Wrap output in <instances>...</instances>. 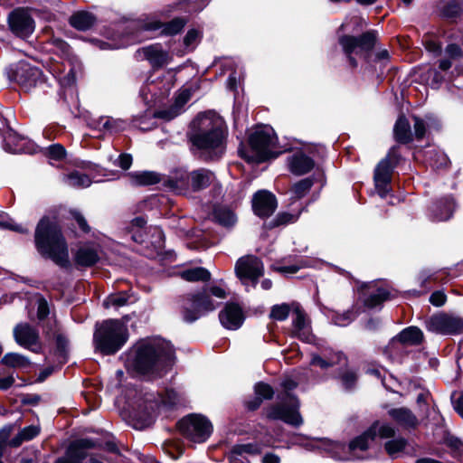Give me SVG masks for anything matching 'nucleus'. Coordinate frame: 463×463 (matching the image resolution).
I'll return each mask as SVG.
<instances>
[{
    "label": "nucleus",
    "instance_id": "1",
    "mask_svg": "<svg viewBox=\"0 0 463 463\" xmlns=\"http://www.w3.org/2000/svg\"><path fill=\"white\" fill-rule=\"evenodd\" d=\"M125 355V365L128 371L156 377L172 365L175 351L169 342L154 337L139 341Z\"/></svg>",
    "mask_w": 463,
    "mask_h": 463
},
{
    "label": "nucleus",
    "instance_id": "2",
    "mask_svg": "<svg viewBox=\"0 0 463 463\" xmlns=\"http://www.w3.org/2000/svg\"><path fill=\"white\" fill-rule=\"evenodd\" d=\"M196 129L190 135V141L205 160L219 158L224 151L222 123L217 118L199 115L194 121Z\"/></svg>",
    "mask_w": 463,
    "mask_h": 463
},
{
    "label": "nucleus",
    "instance_id": "3",
    "mask_svg": "<svg viewBox=\"0 0 463 463\" xmlns=\"http://www.w3.org/2000/svg\"><path fill=\"white\" fill-rule=\"evenodd\" d=\"M227 290L221 281L187 293L184 297L182 315L185 322L193 323L214 311L227 298Z\"/></svg>",
    "mask_w": 463,
    "mask_h": 463
},
{
    "label": "nucleus",
    "instance_id": "4",
    "mask_svg": "<svg viewBox=\"0 0 463 463\" xmlns=\"http://www.w3.org/2000/svg\"><path fill=\"white\" fill-rule=\"evenodd\" d=\"M35 246L40 254L56 264H69V252L60 227L54 221L43 217L39 222L34 235Z\"/></svg>",
    "mask_w": 463,
    "mask_h": 463
},
{
    "label": "nucleus",
    "instance_id": "5",
    "mask_svg": "<svg viewBox=\"0 0 463 463\" xmlns=\"http://www.w3.org/2000/svg\"><path fill=\"white\" fill-rule=\"evenodd\" d=\"M178 401V394L173 390L166 391L164 396L155 392H139L132 404L133 418L137 421L135 427L142 429L149 426L157 412L175 406Z\"/></svg>",
    "mask_w": 463,
    "mask_h": 463
},
{
    "label": "nucleus",
    "instance_id": "6",
    "mask_svg": "<svg viewBox=\"0 0 463 463\" xmlns=\"http://www.w3.org/2000/svg\"><path fill=\"white\" fill-rule=\"evenodd\" d=\"M277 136L271 127H258L249 137L250 149L240 147L239 154L249 163H262L282 153L277 149Z\"/></svg>",
    "mask_w": 463,
    "mask_h": 463
},
{
    "label": "nucleus",
    "instance_id": "7",
    "mask_svg": "<svg viewBox=\"0 0 463 463\" xmlns=\"http://www.w3.org/2000/svg\"><path fill=\"white\" fill-rule=\"evenodd\" d=\"M297 385L298 383L289 378L281 382V391L277 396L278 402L267 411L269 419L279 420L294 427L303 424V419L299 413V401L291 393Z\"/></svg>",
    "mask_w": 463,
    "mask_h": 463
},
{
    "label": "nucleus",
    "instance_id": "8",
    "mask_svg": "<svg viewBox=\"0 0 463 463\" xmlns=\"http://www.w3.org/2000/svg\"><path fill=\"white\" fill-rule=\"evenodd\" d=\"M128 338L127 326L118 319H108L97 324L93 335L95 349L103 355L116 354Z\"/></svg>",
    "mask_w": 463,
    "mask_h": 463
},
{
    "label": "nucleus",
    "instance_id": "9",
    "mask_svg": "<svg viewBox=\"0 0 463 463\" xmlns=\"http://www.w3.org/2000/svg\"><path fill=\"white\" fill-rule=\"evenodd\" d=\"M375 436L376 427L375 424H373L362 435L354 439L348 446L340 442L324 439L318 442L317 448L336 460L363 458L364 456L361 455L360 452L367 450L370 443L374 440Z\"/></svg>",
    "mask_w": 463,
    "mask_h": 463
},
{
    "label": "nucleus",
    "instance_id": "10",
    "mask_svg": "<svg viewBox=\"0 0 463 463\" xmlns=\"http://www.w3.org/2000/svg\"><path fill=\"white\" fill-rule=\"evenodd\" d=\"M375 43L376 38L373 32L364 33L360 37L344 35L339 38V44L353 67L357 66V61L353 57L354 54L364 59L366 62L370 61L374 55Z\"/></svg>",
    "mask_w": 463,
    "mask_h": 463
},
{
    "label": "nucleus",
    "instance_id": "11",
    "mask_svg": "<svg viewBox=\"0 0 463 463\" xmlns=\"http://www.w3.org/2000/svg\"><path fill=\"white\" fill-rule=\"evenodd\" d=\"M187 20L183 17H175L170 22L162 23L156 17H147L138 24L136 23L118 24H117L118 31L125 30H137V31H149L154 32L160 30V33L166 36H173L179 33L185 26Z\"/></svg>",
    "mask_w": 463,
    "mask_h": 463
},
{
    "label": "nucleus",
    "instance_id": "12",
    "mask_svg": "<svg viewBox=\"0 0 463 463\" xmlns=\"http://www.w3.org/2000/svg\"><path fill=\"white\" fill-rule=\"evenodd\" d=\"M180 432L189 440L202 443L208 439L212 431V423L203 416L191 414L178 422Z\"/></svg>",
    "mask_w": 463,
    "mask_h": 463
},
{
    "label": "nucleus",
    "instance_id": "13",
    "mask_svg": "<svg viewBox=\"0 0 463 463\" xmlns=\"http://www.w3.org/2000/svg\"><path fill=\"white\" fill-rule=\"evenodd\" d=\"M234 270L237 278L249 290L250 288L256 287L260 278L264 274V265L258 257L246 255L236 261Z\"/></svg>",
    "mask_w": 463,
    "mask_h": 463
},
{
    "label": "nucleus",
    "instance_id": "14",
    "mask_svg": "<svg viewBox=\"0 0 463 463\" xmlns=\"http://www.w3.org/2000/svg\"><path fill=\"white\" fill-rule=\"evenodd\" d=\"M402 157L397 146H392L387 156L378 164V195L387 197L391 192L389 184L392 180L394 168L400 163Z\"/></svg>",
    "mask_w": 463,
    "mask_h": 463
},
{
    "label": "nucleus",
    "instance_id": "15",
    "mask_svg": "<svg viewBox=\"0 0 463 463\" xmlns=\"http://www.w3.org/2000/svg\"><path fill=\"white\" fill-rule=\"evenodd\" d=\"M428 331L438 335H458L463 332V319L446 313L431 316L425 321Z\"/></svg>",
    "mask_w": 463,
    "mask_h": 463
},
{
    "label": "nucleus",
    "instance_id": "16",
    "mask_svg": "<svg viewBox=\"0 0 463 463\" xmlns=\"http://www.w3.org/2000/svg\"><path fill=\"white\" fill-rule=\"evenodd\" d=\"M14 80L26 91L42 84V71L26 62H20L14 72Z\"/></svg>",
    "mask_w": 463,
    "mask_h": 463
},
{
    "label": "nucleus",
    "instance_id": "17",
    "mask_svg": "<svg viewBox=\"0 0 463 463\" xmlns=\"http://www.w3.org/2000/svg\"><path fill=\"white\" fill-rule=\"evenodd\" d=\"M11 31L21 38L29 37L34 31L35 23L24 9L13 11L8 17Z\"/></svg>",
    "mask_w": 463,
    "mask_h": 463
},
{
    "label": "nucleus",
    "instance_id": "18",
    "mask_svg": "<svg viewBox=\"0 0 463 463\" xmlns=\"http://www.w3.org/2000/svg\"><path fill=\"white\" fill-rule=\"evenodd\" d=\"M14 338L22 347L34 353L41 351L38 331L28 324H19L14 328Z\"/></svg>",
    "mask_w": 463,
    "mask_h": 463
},
{
    "label": "nucleus",
    "instance_id": "19",
    "mask_svg": "<svg viewBox=\"0 0 463 463\" xmlns=\"http://www.w3.org/2000/svg\"><path fill=\"white\" fill-rule=\"evenodd\" d=\"M137 60H146L154 69H158L169 63L171 57L158 44H152L139 48L136 52Z\"/></svg>",
    "mask_w": 463,
    "mask_h": 463
},
{
    "label": "nucleus",
    "instance_id": "20",
    "mask_svg": "<svg viewBox=\"0 0 463 463\" xmlns=\"http://www.w3.org/2000/svg\"><path fill=\"white\" fill-rule=\"evenodd\" d=\"M241 307L235 303H228L219 313V320L223 327L229 330H237L244 321Z\"/></svg>",
    "mask_w": 463,
    "mask_h": 463
},
{
    "label": "nucleus",
    "instance_id": "21",
    "mask_svg": "<svg viewBox=\"0 0 463 463\" xmlns=\"http://www.w3.org/2000/svg\"><path fill=\"white\" fill-rule=\"evenodd\" d=\"M277 208L274 194L267 191H259L252 199V209L256 215L261 218L270 216Z\"/></svg>",
    "mask_w": 463,
    "mask_h": 463
},
{
    "label": "nucleus",
    "instance_id": "22",
    "mask_svg": "<svg viewBox=\"0 0 463 463\" xmlns=\"http://www.w3.org/2000/svg\"><path fill=\"white\" fill-rule=\"evenodd\" d=\"M190 173L177 170L170 176H164L163 184L174 193L186 194L191 192Z\"/></svg>",
    "mask_w": 463,
    "mask_h": 463
},
{
    "label": "nucleus",
    "instance_id": "23",
    "mask_svg": "<svg viewBox=\"0 0 463 463\" xmlns=\"http://www.w3.org/2000/svg\"><path fill=\"white\" fill-rule=\"evenodd\" d=\"M289 171L296 175H302L310 172L314 166V160L303 151L298 150L287 159Z\"/></svg>",
    "mask_w": 463,
    "mask_h": 463
},
{
    "label": "nucleus",
    "instance_id": "24",
    "mask_svg": "<svg viewBox=\"0 0 463 463\" xmlns=\"http://www.w3.org/2000/svg\"><path fill=\"white\" fill-rule=\"evenodd\" d=\"M455 203L451 197L441 198L430 206V218L434 222L449 220L454 211Z\"/></svg>",
    "mask_w": 463,
    "mask_h": 463
},
{
    "label": "nucleus",
    "instance_id": "25",
    "mask_svg": "<svg viewBox=\"0 0 463 463\" xmlns=\"http://www.w3.org/2000/svg\"><path fill=\"white\" fill-rule=\"evenodd\" d=\"M191 98V93L188 90H184L175 97V103L169 109L158 110L156 117L165 120H171L180 115L183 111L184 106Z\"/></svg>",
    "mask_w": 463,
    "mask_h": 463
},
{
    "label": "nucleus",
    "instance_id": "26",
    "mask_svg": "<svg viewBox=\"0 0 463 463\" xmlns=\"http://www.w3.org/2000/svg\"><path fill=\"white\" fill-rule=\"evenodd\" d=\"M191 192H198L209 187L214 183L215 175L206 168H200L190 172Z\"/></svg>",
    "mask_w": 463,
    "mask_h": 463
},
{
    "label": "nucleus",
    "instance_id": "27",
    "mask_svg": "<svg viewBox=\"0 0 463 463\" xmlns=\"http://www.w3.org/2000/svg\"><path fill=\"white\" fill-rule=\"evenodd\" d=\"M388 413L395 422L405 429H416L420 423L416 415L406 407L392 409Z\"/></svg>",
    "mask_w": 463,
    "mask_h": 463
},
{
    "label": "nucleus",
    "instance_id": "28",
    "mask_svg": "<svg viewBox=\"0 0 463 463\" xmlns=\"http://www.w3.org/2000/svg\"><path fill=\"white\" fill-rule=\"evenodd\" d=\"M311 364L319 366L322 369H326L330 366H334L335 364H340L342 366L345 365L347 363V359L345 355L341 353H333V352H326L323 356L314 354L311 358Z\"/></svg>",
    "mask_w": 463,
    "mask_h": 463
},
{
    "label": "nucleus",
    "instance_id": "29",
    "mask_svg": "<svg viewBox=\"0 0 463 463\" xmlns=\"http://www.w3.org/2000/svg\"><path fill=\"white\" fill-rule=\"evenodd\" d=\"M411 119L413 121V137L418 141L425 137L429 128L439 126L437 118L432 115H426L424 118L412 115Z\"/></svg>",
    "mask_w": 463,
    "mask_h": 463
},
{
    "label": "nucleus",
    "instance_id": "30",
    "mask_svg": "<svg viewBox=\"0 0 463 463\" xmlns=\"http://www.w3.org/2000/svg\"><path fill=\"white\" fill-rule=\"evenodd\" d=\"M394 139L400 144H409L414 140L411 126L408 118L402 115L393 127Z\"/></svg>",
    "mask_w": 463,
    "mask_h": 463
},
{
    "label": "nucleus",
    "instance_id": "31",
    "mask_svg": "<svg viewBox=\"0 0 463 463\" xmlns=\"http://www.w3.org/2000/svg\"><path fill=\"white\" fill-rule=\"evenodd\" d=\"M424 341L423 332L417 326H408L402 330L393 339L402 345H420Z\"/></svg>",
    "mask_w": 463,
    "mask_h": 463
},
{
    "label": "nucleus",
    "instance_id": "32",
    "mask_svg": "<svg viewBox=\"0 0 463 463\" xmlns=\"http://www.w3.org/2000/svg\"><path fill=\"white\" fill-rule=\"evenodd\" d=\"M54 339L56 347L53 353L50 354L48 359L57 363L58 365L61 366L64 364L68 360L69 340L63 334L60 332L54 334Z\"/></svg>",
    "mask_w": 463,
    "mask_h": 463
},
{
    "label": "nucleus",
    "instance_id": "33",
    "mask_svg": "<svg viewBox=\"0 0 463 463\" xmlns=\"http://www.w3.org/2000/svg\"><path fill=\"white\" fill-rule=\"evenodd\" d=\"M90 125L99 130L116 133L124 129L125 122L121 119L102 116L90 119Z\"/></svg>",
    "mask_w": 463,
    "mask_h": 463
},
{
    "label": "nucleus",
    "instance_id": "34",
    "mask_svg": "<svg viewBox=\"0 0 463 463\" xmlns=\"http://www.w3.org/2000/svg\"><path fill=\"white\" fill-rule=\"evenodd\" d=\"M97 22V17L88 11H78L69 19L70 24L79 31L90 29Z\"/></svg>",
    "mask_w": 463,
    "mask_h": 463
},
{
    "label": "nucleus",
    "instance_id": "35",
    "mask_svg": "<svg viewBox=\"0 0 463 463\" xmlns=\"http://www.w3.org/2000/svg\"><path fill=\"white\" fill-rule=\"evenodd\" d=\"M130 182L135 185H151L162 182L164 177L156 172L142 171L128 174Z\"/></svg>",
    "mask_w": 463,
    "mask_h": 463
},
{
    "label": "nucleus",
    "instance_id": "36",
    "mask_svg": "<svg viewBox=\"0 0 463 463\" xmlns=\"http://www.w3.org/2000/svg\"><path fill=\"white\" fill-rule=\"evenodd\" d=\"M256 400L248 403V408L250 410H256L260 407L262 400H269L274 395V390L272 387L264 383H258L254 387Z\"/></svg>",
    "mask_w": 463,
    "mask_h": 463
},
{
    "label": "nucleus",
    "instance_id": "37",
    "mask_svg": "<svg viewBox=\"0 0 463 463\" xmlns=\"http://www.w3.org/2000/svg\"><path fill=\"white\" fill-rule=\"evenodd\" d=\"M180 277L189 282H205L211 279V273L203 267L188 269L179 273Z\"/></svg>",
    "mask_w": 463,
    "mask_h": 463
},
{
    "label": "nucleus",
    "instance_id": "38",
    "mask_svg": "<svg viewBox=\"0 0 463 463\" xmlns=\"http://www.w3.org/2000/svg\"><path fill=\"white\" fill-rule=\"evenodd\" d=\"M359 301L363 304V312L376 306V289L374 285H364L360 289Z\"/></svg>",
    "mask_w": 463,
    "mask_h": 463
},
{
    "label": "nucleus",
    "instance_id": "39",
    "mask_svg": "<svg viewBox=\"0 0 463 463\" xmlns=\"http://www.w3.org/2000/svg\"><path fill=\"white\" fill-rule=\"evenodd\" d=\"M98 252L91 248H80L75 256V262L83 267H90L96 264L99 260Z\"/></svg>",
    "mask_w": 463,
    "mask_h": 463
},
{
    "label": "nucleus",
    "instance_id": "40",
    "mask_svg": "<svg viewBox=\"0 0 463 463\" xmlns=\"http://www.w3.org/2000/svg\"><path fill=\"white\" fill-rule=\"evenodd\" d=\"M425 161L433 168L445 167L448 165V156L435 148L424 152Z\"/></svg>",
    "mask_w": 463,
    "mask_h": 463
},
{
    "label": "nucleus",
    "instance_id": "41",
    "mask_svg": "<svg viewBox=\"0 0 463 463\" xmlns=\"http://www.w3.org/2000/svg\"><path fill=\"white\" fill-rule=\"evenodd\" d=\"M4 365L12 368H27L31 365L30 360L18 353H7L1 360Z\"/></svg>",
    "mask_w": 463,
    "mask_h": 463
},
{
    "label": "nucleus",
    "instance_id": "42",
    "mask_svg": "<svg viewBox=\"0 0 463 463\" xmlns=\"http://www.w3.org/2000/svg\"><path fill=\"white\" fill-rule=\"evenodd\" d=\"M313 180L311 178H304L294 184L290 189L291 203L306 196L313 186Z\"/></svg>",
    "mask_w": 463,
    "mask_h": 463
},
{
    "label": "nucleus",
    "instance_id": "43",
    "mask_svg": "<svg viewBox=\"0 0 463 463\" xmlns=\"http://www.w3.org/2000/svg\"><path fill=\"white\" fill-rule=\"evenodd\" d=\"M40 433V427L37 425H30L20 430V432L11 440V445L14 447L20 446L24 441H29L38 436Z\"/></svg>",
    "mask_w": 463,
    "mask_h": 463
},
{
    "label": "nucleus",
    "instance_id": "44",
    "mask_svg": "<svg viewBox=\"0 0 463 463\" xmlns=\"http://www.w3.org/2000/svg\"><path fill=\"white\" fill-rule=\"evenodd\" d=\"M359 313V307L354 306L352 309L346 310L343 313H334L331 317V321L335 326H346L358 316Z\"/></svg>",
    "mask_w": 463,
    "mask_h": 463
},
{
    "label": "nucleus",
    "instance_id": "45",
    "mask_svg": "<svg viewBox=\"0 0 463 463\" xmlns=\"http://www.w3.org/2000/svg\"><path fill=\"white\" fill-rule=\"evenodd\" d=\"M64 182L71 187L84 188L91 184V180L86 174L74 171L64 176Z\"/></svg>",
    "mask_w": 463,
    "mask_h": 463
},
{
    "label": "nucleus",
    "instance_id": "46",
    "mask_svg": "<svg viewBox=\"0 0 463 463\" xmlns=\"http://www.w3.org/2000/svg\"><path fill=\"white\" fill-rule=\"evenodd\" d=\"M442 16L450 20L463 16V0H450L442 9Z\"/></svg>",
    "mask_w": 463,
    "mask_h": 463
},
{
    "label": "nucleus",
    "instance_id": "47",
    "mask_svg": "<svg viewBox=\"0 0 463 463\" xmlns=\"http://www.w3.org/2000/svg\"><path fill=\"white\" fill-rule=\"evenodd\" d=\"M213 216L215 221L224 227H231L236 222L235 214L227 208H216L214 210Z\"/></svg>",
    "mask_w": 463,
    "mask_h": 463
},
{
    "label": "nucleus",
    "instance_id": "48",
    "mask_svg": "<svg viewBox=\"0 0 463 463\" xmlns=\"http://www.w3.org/2000/svg\"><path fill=\"white\" fill-rule=\"evenodd\" d=\"M22 139L19 138L13 131H8L4 136V148L5 151L13 154L20 153L23 150L22 146L19 142Z\"/></svg>",
    "mask_w": 463,
    "mask_h": 463
},
{
    "label": "nucleus",
    "instance_id": "49",
    "mask_svg": "<svg viewBox=\"0 0 463 463\" xmlns=\"http://www.w3.org/2000/svg\"><path fill=\"white\" fill-rule=\"evenodd\" d=\"M292 307L294 316L292 321L294 333L299 335L300 332L304 330L307 326L306 314L298 304H293Z\"/></svg>",
    "mask_w": 463,
    "mask_h": 463
},
{
    "label": "nucleus",
    "instance_id": "50",
    "mask_svg": "<svg viewBox=\"0 0 463 463\" xmlns=\"http://www.w3.org/2000/svg\"><path fill=\"white\" fill-rule=\"evenodd\" d=\"M406 445L407 440L403 438H399L386 441L384 448L389 456L395 458L405 449Z\"/></svg>",
    "mask_w": 463,
    "mask_h": 463
},
{
    "label": "nucleus",
    "instance_id": "51",
    "mask_svg": "<svg viewBox=\"0 0 463 463\" xmlns=\"http://www.w3.org/2000/svg\"><path fill=\"white\" fill-rule=\"evenodd\" d=\"M434 273L430 269H422L419 272L416 280L420 287L422 288L421 291L414 290V294L420 296V294L426 293L430 288L428 287V283L432 279Z\"/></svg>",
    "mask_w": 463,
    "mask_h": 463
},
{
    "label": "nucleus",
    "instance_id": "52",
    "mask_svg": "<svg viewBox=\"0 0 463 463\" xmlns=\"http://www.w3.org/2000/svg\"><path fill=\"white\" fill-rule=\"evenodd\" d=\"M118 37L125 38V35L121 34V35H118ZM136 41H138V36L134 35L132 33H131V34L129 33H128V34L126 35V40L122 39L119 43H101V44L99 45V48L100 49L122 48V47L127 46L128 44L135 43Z\"/></svg>",
    "mask_w": 463,
    "mask_h": 463
},
{
    "label": "nucleus",
    "instance_id": "53",
    "mask_svg": "<svg viewBox=\"0 0 463 463\" xmlns=\"http://www.w3.org/2000/svg\"><path fill=\"white\" fill-rule=\"evenodd\" d=\"M291 307L288 304L283 303L275 305L270 311V317L278 321L286 320L289 315Z\"/></svg>",
    "mask_w": 463,
    "mask_h": 463
},
{
    "label": "nucleus",
    "instance_id": "54",
    "mask_svg": "<svg viewBox=\"0 0 463 463\" xmlns=\"http://www.w3.org/2000/svg\"><path fill=\"white\" fill-rule=\"evenodd\" d=\"M73 451H75L77 454H83L85 456V458H87V452L86 449H92L95 447L94 441L89 439H80L78 440H75L69 446Z\"/></svg>",
    "mask_w": 463,
    "mask_h": 463
},
{
    "label": "nucleus",
    "instance_id": "55",
    "mask_svg": "<svg viewBox=\"0 0 463 463\" xmlns=\"http://www.w3.org/2000/svg\"><path fill=\"white\" fill-rule=\"evenodd\" d=\"M202 33L199 30L191 29L186 33L184 38V43L187 49L194 50L200 43Z\"/></svg>",
    "mask_w": 463,
    "mask_h": 463
},
{
    "label": "nucleus",
    "instance_id": "56",
    "mask_svg": "<svg viewBox=\"0 0 463 463\" xmlns=\"http://www.w3.org/2000/svg\"><path fill=\"white\" fill-rule=\"evenodd\" d=\"M84 459L85 456L83 454H77L69 447L65 455L57 458L54 463H83Z\"/></svg>",
    "mask_w": 463,
    "mask_h": 463
},
{
    "label": "nucleus",
    "instance_id": "57",
    "mask_svg": "<svg viewBox=\"0 0 463 463\" xmlns=\"http://www.w3.org/2000/svg\"><path fill=\"white\" fill-rule=\"evenodd\" d=\"M0 229L11 230L22 233L27 232V230L24 229L22 226L15 224L7 214L4 213L0 214Z\"/></svg>",
    "mask_w": 463,
    "mask_h": 463
},
{
    "label": "nucleus",
    "instance_id": "58",
    "mask_svg": "<svg viewBox=\"0 0 463 463\" xmlns=\"http://www.w3.org/2000/svg\"><path fill=\"white\" fill-rule=\"evenodd\" d=\"M153 82L147 83L146 86L143 87L140 90L141 95L144 97L145 100H148L147 93H151V96H163L169 92L170 89L173 87V82H168L166 86L164 87V90H160L159 93L156 92L154 89H152Z\"/></svg>",
    "mask_w": 463,
    "mask_h": 463
},
{
    "label": "nucleus",
    "instance_id": "59",
    "mask_svg": "<svg viewBox=\"0 0 463 463\" xmlns=\"http://www.w3.org/2000/svg\"><path fill=\"white\" fill-rule=\"evenodd\" d=\"M49 44L52 46L50 50L57 53L66 54L69 52V45L62 39L52 37L49 41Z\"/></svg>",
    "mask_w": 463,
    "mask_h": 463
},
{
    "label": "nucleus",
    "instance_id": "60",
    "mask_svg": "<svg viewBox=\"0 0 463 463\" xmlns=\"http://www.w3.org/2000/svg\"><path fill=\"white\" fill-rule=\"evenodd\" d=\"M398 291L392 287L378 286V304L396 298Z\"/></svg>",
    "mask_w": 463,
    "mask_h": 463
},
{
    "label": "nucleus",
    "instance_id": "61",
    "mask_svg": "<svg viewBox=\"0 0 463 463\" xmlns=\"http://www.w3.org/2000/svg\"><path fill=\"white\" fill-rule=\"evenodd\" d=\"M242 454L258 455L262 452V447L258 443H248L235 445Z\"/></svg>",
    "mask_w": 463,
    "mask_h": 463
},
{
    "label": "nucleus",
    "instance_id": "62",
    "mask_svg": "<svg viewBox=\"0 0 463 463\" xmlns=\"http://www.w3.org/2000/svg\"><path fill=\"white\" fill-rule=\"evenodd\" d=\"M445 54L452 60L463 58V50L456 43L448 44L445 48Z\"/></svg>",
    "mask_w": 463,
    "mask_h": 463
},
{
    "label": "nucleus",
    "instance_id": "63",
    "mask_svg": "<svg viewBox=\"0 0 463 463\" xmlns=\"http://www.w3.org/2000/svg\"><path fill=\"white\" fill-rule=\"evenodd\" d=\"M128 298L124 295H111L105 301L104 306L109 307H122L126 305Z\"/></svg>",
    "mask_w": 463,
    "mask_h": 463
},
{
    "label": "nucleus",
    "instance_id": "64",
    "mask_svg": "<svg viewBox=\"0 0 463 463\" xmlns=\"http://www.w3.org/2000/svg\"><path fill=\"white\" fill-rule=\"evenodd\" d=\"M228 458L230 463H250L245 454H242L235 446L231 449Z\"/></svg>",
    "mask_w": 463,
    "mask_h": 463
}]
</instances>
